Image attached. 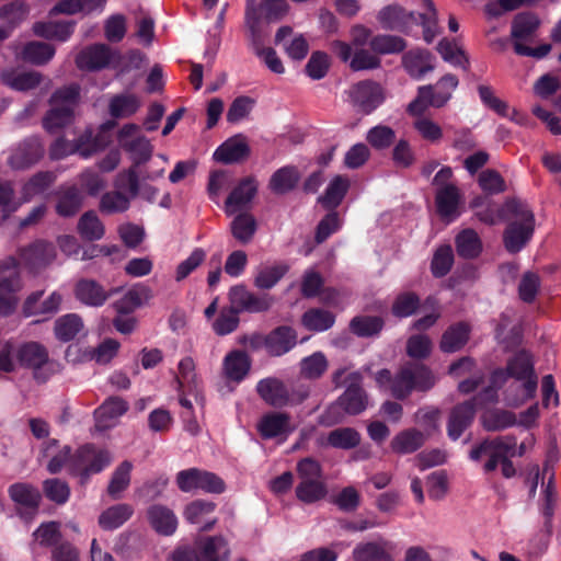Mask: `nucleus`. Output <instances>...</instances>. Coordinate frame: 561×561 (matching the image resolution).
<instances>
[{"label":"nucleus","instance_id":"nucleus-1","mask_svg":"<svg viewBox=\"0 0 561 561\" xmlns=\"http://www.w3.org/2000/svg\"><path fill=\"white\" fill-rule=\"evenodd\" d=\"M508 378H513L510 386L514 394L507 396L508 405L519 407L531 399L537 390V377L533 369L528 353L520 352L508 362L506 371L497 370L492 375V386L501 387Z\"/></svg>","mask_w":561,"mask_h":561},{"label":"nucleus","instance_id":"nucleus-2","mask_svg":"<svg viewBox=\"0 0 561 561\" xmlns=\"http://www.w3.org/2000/svg\"><path fill=\"white\" fill-rule=\"evenodd\" d=\"M376 382L380 388L389 387L397 399H404L412 391H427L436 382L434 374L424 365H405L392 378L388 369L376 374Z\"/></svg>","mask_w":561,"mask_h":561},{"label":"nucleus","instance_id":"nucleus-3","mask_svg":"<svg viewBox=\"0 0 561 561\" xmlns=\"http://www.w3.org/2000/svg\"><path fill=\"white\" fill-rule=\"evenodd\" d=\"M516 440L511 436L497 437L492 440H484L470 451V459L479 461L486 459L484 470L491 472L501 465L502 474L511 478L515 473V469L508 457L515 455Z\"/></svg>","mask_w":561,"mask_h":561},{"label":"nucleus","instance_id":"nucleus-4","mask_svg":"<svg viewBox=\"0 0 561 561\" xmlns=\"http://www.w3.org/2000/svg\"><path fill=\"white\" fill-rule=\"evenodd\" d=\"M296 470L299 480L296 496L299 501L310 504L325 497L328 490L317 460L304 458L297 463Z\"/></svg>","mask_w":561,"mask_h":561},{"label":"nucleus","instance_id":"nucleus-5","mask_svg":"<svg viewBox=\"0 0 561 561\" xmlns=\"http://www.w3.org/2000/svg\"><path fill=\"white\" fill-rule=\"evenodd\" d=\"M79 101V87L71 84L56 91L50 100V110L44 118V127L50 133L70 124Z\"/></svg>","mask_w":561,"mask_h":561},{"label":"nucleus","instance_id":"nucleus-6","mask_svg":"<svg viewBox=\"0 0 561 561\" xmlns=\"http://www.w3.org/2000/svg\"><path fill=\"white\" fill-rule=\"evenodd\" d=\"M23 288L19 263L14 257L0 260V316L13 313L19 305V291Z\"/></svg>","mask_w":561,"mask_h":561},{"label":"nucleus","instance_id":"nucleus-7","mask_svg":"<svg viewBox=\"0 0 561 561\" xmlns=\"http://www.w3.org/2000/svg\"><path fill=\"white\" fill-rule=\"evenodd\" d=\"M118 146L125 150L131 161L129 168H136L148 162L153 153V146L150 140L140 133V127L136 124L123 125L116 134Z\"/></svg>","mask_w":561,"mask_h":561},{"label":"nucleus","instance_id":"nucleus-8","mask_svg":"<svg viewBox=\"0 0 561 561\" xmlns=\"http://www.w3.org/2000/svg\"><path fill=\"white\" fill-rule=\"evenodd\" d=\"M112 454L93 445L80 447L71 460V472L84 484L91 474L101 472L112 462Z\"/></svg>","mask_w":561,"mask_h":561},{"label":"nucleus","instance_id":"nucleus-9","mask_svg":"<svg viewBox=\"0 0 561 561\" xmlns=\"http://www.w3.org/2000/svg\"><path fill=\"white\" fill-rule=\"evenodd\" d=\"M256 391L266 403L273 407L297 404L302 402L309 394L305 388L289 392L285 385L276 378L260 380L256 385Z\"/></svg>","mask_w":561,"mask_h":561},{"label":"nucleus","instance_id":"nucleus-10","mask_svg":"<svg viewBox=\"0 0 561 561\" xmlns=\"http://www.w3.org/2000/svg\"><path fill=\"white\" fill-rule=\"evenodd\" d=\"M348 100L352 105L364 114H370L385 100L382 88L371 81H364L350 88Z\"/></svg>","mask_w":561,"mask_h":561},{"label":"nucleus","instance_id":"nucleus-11","mask_svg":"<svg viewBox=\"0 0 561 561\" xmlns=\"http://www.w3.org/2000/svg\"><path fill=\"white\" fill-rule=\"evenodd\" d=\"M517 216L518 219L507 227L504 236L505 247L510 252L520 251L534 231V215L528 208H520Z\"/></svg>","mask_w":561,"mask_h":561},{"label":"nucleus","instance_id":"nucleus-12","mask_svg":"<svg viewBox=\"0 0 561 561\" xmlns=\"http://www.w3.org/2000/svg\"><path fill=\"white\" fill-rule=\"evenodd\" d=\"M105 147V141L101 138H92L91 133H87L77 142H69L65 139H58L50 148V154L54 159H61L68 154L78 152L83 158H90Z\"/></svg>","mask_w":561,"mask_h":561},{"label":"nucleus","instance_id":"nucleus-13","mask_svg":"<svg viewBox=\"0 0 561 561\" xmlns=\"http://www.w3.org/2000/svg\"><path fill=\"white\" fill-rule=\"evenodd\" d=\"M348 386L345 392L340 397L336 405L330 408L329 412H333L337 408H342L347 414H358L368 405V399L365 391L359 387L362 377L359 373H350L347 376Z\"/></svg>","mask_w":561,"mask_h":561},{"label":"nucleus","instance_id":"nucleus-14","mask_svg":"<svg viewBox=\"0 0 561 561\" xmlns=\"http://www.w3.org/2000/svg\"><path fill=\"white\" fill-rule=\"evenodd\" d=\"M331 49L343 61L348 62L355 71L375 69L380 66V59L362 47L355 48L356 50L353 53L351 44L335 41L331 44Z\"/></svg>","mask_w":561,"mask_h":561},{"label":"nucleus","instance_id":"nucleus-15","mask_svg":"<svg viewBox=\"0 0 561 561\" xmlns=\"http://www.w3.org/2000/svg\"><path fill=\"white\" fill-rule=\"evenodd\" d=\"M257 192V182L253 178L241 180L230 192L225 202V213L228 216L248 211Z\"/></svg>","mask_w":561,"mask_h":561},{"label":"nucleus","instance_id":"nucleus-16","mask_svg":"<svg viewBox=\"0 0 561 561\" xmlns=\"http://www.w3.org/2000/svg\"><path fill=\"white\" fill-rule=\"evenodd\" d=\"M253 345H263L272 356H280L289 352L297 343V334L289 327H279L266 336H255Z\"/></svg>","mask_w":561,"mask_h":561},{"label":"nucleus","instance_id":"nucleus-17","mask_svg":"<svg viewBox=\"0 0 561 561\" xmlns=\"http://www.w3.org/2000/svg\"><path fill=\"white\" fill-rule=\"evenodd\" d=\"M396 545L379 538L356 545L352 552L354 561H394Z\"/></svg>","mask_w":561,"mask_h":561},{"label":"nucleus","instance_id":"nucleus-18","mask_svg":"<svg viewBox=\"0 0 561 561\" xmlns=\"http://www.w3.org/2000/svg\"><path fill=\"white\" fill-rule=\"evenodd\" d=\"M296 428L289 415L282 412H271L261 417L257 431L263 438L286 439Z\"/></svg>","mask_w":561,"mask_h":561},{"label":"nucleus","instance_id":"nucleus-19","mask_svg":"<svg viewBox=\"0 0 561 561\" xmlns=\"http://www.w3.org/2000/svg\"><path fill=\"white\" fill-rule=\"evenodd\" d=\"M377 21L385 30L404 32L415 23L416 18L413 11H408L398 3H392L379 10Z\"/></svg>","mask_w":561,"mask_h":561},{"label":"nucleus","instance_id":"nucleus-20","mask_svg":"<svg viewBox=\"0 0 561 561\" xmlns=\"http://www.w3.org/2000/svg\"><path fill=\"white\" fill-rule=\"evenodd\" d=\"M56 257V251L53 244L36 241L30 247L21 250L20 261L31 271H37L50 264Z\"/></svg>","mask_w":561,"mask_h":561},{"label":"nucleus","instance_id":"nucleus-21","mask_svg":"<svg viewBox=\"0 0 561 561\" xmlns=\"http://www.w3.org/2000/svg\"><path fill=\"white\" fill-rule=\"evenodd\" d=\"M123 181H127L129 184L130 197L139 196L140 198L153 203L158 195V188L150 184L145 178H140L138 169L128 168L121 172L116 179V185L121 186Z\"/></svg>","mask_w":561,"mask_h":561},{"label":"nucleus","instance_id":"nucleus-22","mask_svg":"<svg viewBox=\"0 0 561 561\" xmlns=\"http://www.w3.org/2000/svg\"><path fill=\"white\" fill-rule=\"evenodd\" d=\"M128 410V403L117 397L107 399L95 410V427L98 431H106L114 427L118 419Z\"/></svg>","mask_w":561,"mask_h":561},{"label":"nucleus","instance_id":"nucleus-23","mask_svg":"<svg viewBox=\"0 0 561 561\" xmlns=\"http://www.w3.org/2000/svg\"><path fill=\"white\" fill-rule=\"evenodd\" d=\"M214 512L215 504L213 502L196 500L186 505L183 515L190 524L196 525L199 530H208L217 522Z\"/></svg>","mask_w":561,"mask_h":561},{"label":"nucleus","instance_id":"nucleus-24","mask_svg":"<svg viewBox=\"0 0 561 561\" xmlns=\"http://www.w3.org/2000/svg\"><path fill=\"white\" fill-rule=\"evenodd\" d=\"M477 399L456 405L450 412L447 432L448 436L456 440L471 424L476 413Z\"/></svg>","mask_w":561,"mask_h":561},{"label":"nucleus","instance_id":"nucleus-25","mask_svg":"<svg viewBox=\"0 0 561 561\" xmlns=\"http://www.w3.org/2000/svg\"><path fill=\"white\" fill-rule=\"evenodd\" d=\"M250 368L251 359L243 351H231L222 359V375L229 381L241 382L248 376Z\"/></svg>","mask_w":561,"mask_h":561},{"label":"nucleus","instance_id":"nucleus-26","mask_svg":"<svg viewBox=\"0 0 561 561\" xmlns=\"http://www.w3.org/2000/svg\"><path fill=\"white\" fill-rule=\"evenodd\" d=\"M194 546L201 561H228L230 550L222 536L201 538Z\"/></svg>","mask_w":561,"mask_h":561},{"label":"nucleus","instance_id":"nucleus-27","mask_svg":"<svg viewBox=\"0 0 561 561\" xmlns=\"http://www.w3.org/2000/svg\"><path fill=\"white\" fill-rule=\"evenodd\" d=\"M434 57L423 49L410 50L402 57V66L414 79L423 78L427 72L434 70Z\"/></svg>","mask_w":561,"mask_h":561},{"label":"nucleus","instance_id":"nucleus-28","mask_svg":"<svg viewBox=\"0 0 561 561\" xmlns=\"http://www.w3.org/2000/svg\"><path fill=\"white\" fill-rule=\"evenodd\" d=\"M249 146L241 136H234L226 140L214 152V159L221 163H234L243 160L249 154Z\"/></svg>","mask_w":561,"mask_h":561},{"label":"nucleus","instance_id":"nucleus-29","mask_svg":"<svg viewBox=\"0 0 561 561\" xmlns=\"http://www.w3.org/2000/svg\"><path fill=\"white\" fill-rule=\"evenodd\" d=\"M147 515L151 527L160 535L170 536L178 528V517L167 506L152 505L148 508Z\"/></svg>","mask_w":561,"mask_h":561},{"label":"nucleus","instance_id":"nucleus-30","mask_svg":"<svg viewBox=\"0 0 561 561\" xmlns=\"http://www.w3.org/2000/svg\"><path fill=\"white\" fill-rule=\"evenodd\" d=\"M152 298V290L145 285H136L129 288L117 301L114 308L118 313L127 314L148 304Z\"/></svg>","mask_w":561,"mask_h":561},{"label":"nucleus","instance_id":"nucleus-31","mask_svg":"<svg viewBox=\"0 0 561 561\" xmlns=\"http://www.w3.org/2000/svg\"><path fill=\"white\" fill-rule=\"evenodd\" d=\"M75 295L87 306H102L112 293H107L99 283L92 279H81L77 283Z\"/></svg>","mask_w":561,"mask_h":561},{"label":"nucleus","instance_id":"nucleus-32","mask_svg":"<svg viewBox=\"0 0 561 561\" xmlns=\"http://www.w3.org/2000/svg\"><path fill=\"white\" fill-rule=\"evenodd\" d=\"M111 51L105 45H93L82 50L77 57V65L83 70H99L108 65Z\"/></svg>","mask_w":561,"mask_h":561},{"label":"nucleus","instance_id":"nucleus-33","mask_svg":"<svg viewBox=\"0 0 561 561\" xmlns=\"http://www.w3.org/2000/svg\"><path fill=\"white\" fill-rule=\"evenodd\" d=\"M232 216L233 219L230 222L232 237L242 244L250 243L257 230V221L255 217L249 211L237 213Z\"/></svg>","mask_w":561,"mask_h":561},{"label":"nucleus","instance_id":"nucleus-34","mask_svg":"<svg viewBox=\"0 0 561 561\" xmlns=\"http://www.w3.org/2000/svg\"><path fill=\"white\" fill-rule=\"evenodd\" d=\"M42 154L41 142L37 139H30L13 150L9 162L14 169H24L37 161Z\"/></svg>","mask_w":561,"mask_h":561},{"label":"nucleus","instance_id":"nucleus-35","mask_svg":"<svg viewBox=\"0 0 561 561\" xmlns=\"http://www.w3.org/2000/svg\"><path fill=\"white\" fill-rule=\"evenodd\" d=\"M291 33L290 27H280L276 33L275 42L284 47L290 58L300 60L308 53V44L301 35L291 37Z\"/></svg>","mask_w":561,"mask_h":561},{"label":"nucleus","instance_id":"nucleus-36","mask_svg":"<svg viewBox=\"0 0 561 561\" xmlns=\"http://www.w3.org/2000/svg\"><path fill=\"white\" fill-rule=\"evenodd\" d=\"M134 514L131 505L116 504L104 510L99 516V525L104 530H113L123 526Z\"/></svg>","mask_w":561,"mask_h":561},{"label":"nucleus","instance_id":"nucleus-37","mask_svg":"<svg viewBox=\"0 0 561 561\" xmlns=\"http://www.w3.org/2000/svg\"><path fill=\"white\" fill-rule=\"evenodd\" d=\"M288 266L284 263L261 264L254 275V285L260 289H271L287 273Z\"/></svg>","mask_w":561,"mask_h":561},{"label":"nucleus","instance_id":"nucleus-38","mask_svg":"<svg viewBox=\"0 0 561 561\" xmlns=\"http://www.w3.org/2000/svg\"><path fill=\"white\" fill-rule=\"evenodd\" d=\"M436 205L442 217L448 220L455 219L459 215V192L457 187L454 185H446L438 188L436 194Z\"/></svg>","mask_w":561,"mask_h":561},{"label":"nucleus","instance_id":"nucleus-39","mask_svg":"<svg viewBox=\"0 0 561 561\" xmlns=\"http://www.w3.org/2000/svg\"><path fill=\"white\" fill-rule=\"evenodd\" d=\"M133 463L128 460L118 465L112 473L107 485V493L113 500H118L127 490L131 480Z\"/></svg>","mask_w":561,"mask_h":561},{"label":"nucleus","instance_id":"nucleus-40","mask_svg":"<svg viewBox=\"0 0 561 561\" xmlns=\"http://www.w3.org/2000/svg\"><path fill=\"white\" fill-rule=\"evenodd\" d=\"M10 497L21 508L36 511L41 502L39 491L26 483H15L9 489Z\"/></svg>","mask_w":561,"mask_h":561},{"label":"nucleus","instance_id":"nucleus-41","mask_svg":"<svg viewBox=\"0 0 561 561\" xmlns=\"http://www.w3.org/2000/svg\"><path fill=\"white\" fill-rule=\"evenodd\" d=\"M350 187V181L342 175H335L328 184L323 195L319 197V202L325 208H335L344 198Z\"/></svg>","mask_w":561,"mask_h":561},{"label":"nucleus","instance_id":"nucleus-42","mask_svg":"<svg viewBox=\"0 0 561 561\" xmlns=\"http://www.w3.org/2000/svg\"><path fill=\"white\" fill-rule=\"evenodd\" d=\"M18 359L21 365L32 367L36 370L47 363L48 354L41 344L30 342L19 348Z\"/></svg>","mask_w":561,"mask_h":561},{"label":"nucleus","instance_id":"nucleus-43","mask_svg":"<svg viewBox=\"0 0 561 561\" xmlns=\"http://www.w3.org/2000/svg\"><path fill=\"white\" fill-rule=\"evenodd\" d=\"M83 329L82 319L76 313H68L55 321V335L59 341L68 342L75 339Z\"/></svg>","mask_w":561,"mask_h":561},{"label":"nucleus","instance_id":"nucleus-44","mask_svg":"<svg viewBox=\"0 0 561 561\" xmlns=\"http://www.w3.org/2000/svg\"><path fill=\"white\" fill-rule=\"evenodd\" d=\"M469 339V327L459 323L450 327L442 336L440 350L445 353H454L459 351Z\"/></svg>","mask_w":561,"mask_h":561},{"label":"nucleus","instance_id":"nucleus-45","mask_svg":"<svg viewBox=\"0 0 561 561\" xmlns=\"http://www.w3.org/2000/svg\"><path fill=\"white\" fill-rule=\"evenodd\" d=\"M140 105L141 103L138 96L130 93H124L111 99L108 111L113 117H129L138 111Z\"/></svg>","mask_w":561,"mask_h":561},{"label":"nucleus","instance_id":"nucleus-46","mask_svg":"<svg viewBox=\"0 0 561 561\" xmlns=\"http://www.w3.org/2000/svg\"><path fill=\"white\" fill-rule=\"evenodd\" d=\"M424 435L416 430H407L397 434L391 442V449L398 454H411L424 443Z\"/></svg>","mask_w":561,"mask_h":561},{"label":"nucleus","instance_id":"nucleus-47","mask_svg":"<svg viewBox=\"0 0 561 561\" xmlns=\"http://www.w3.org/2000/svg\"><path fill=\"white\" fill-rule=\"evenodd\" d=\"M369 46L371 50L379 55L399 54L407 47L405 41L397 35L381 34L374 36Z\"/></svg>","mask_w":561,"mask_h":561},{"label":"nucleus","instance_id":"nucleus-48","mask_svg":"<svg viewBox=\"0 0 561 561\" xmlns=\"http://www.w3.org/2000/svg\"><path fill=\"white\" fill-rule=\"evenodd\" d=\"M481 422L488 431H502L516 424V415L505 410H488L482 414Z\"/></svg>","mask_w":561,"mask_h":561},{"label":"nucleus","instance_id":"nucleus-49","mask_svg":"<svg viewBox=\"0 0 561 561\" xmlns=\"http://www.w3.org/2000/svg\"><path fill=\"white\" fill-rule=\"evenodd\" d=\"M2 80L7 85L14 90L27 91L39 84L41 75L36 71H10L2 73Z\"/></svg>","mask_w":561,"mask_h":561},{"label":"nucleus","instance_id":"nucleus-50","mask_svg":"<svg viewBox=\"0 0 561 561\" xmlns=\"http://www.w3.org/2000/svg\"><path fill=\"white\" fill-rule=\"evenodd\" d=\"M176 381L179 387L186 389L188 392L198 390L201 380L196 374L195 363L192 357H184L178 366Z\"/></svg>","mask_w":561,"mask_h":561},{"label":"nucleus","instance_id":"nucleus-51","mask_svg":"<svg viewBox=\"0 0 561 561\" xmlns=\"http://www.w3.org/2000/svg\"><path fill=\"white\" fill-rule=\"evenodd\" d=\"M37 36L59 42L67 41L73 32V25L68 22L62 23H36L33 27Z\"/></svg>","mask_w":561,"mask_h":561},{"label":"nucleus","instance_id":"nucleus-52","mask_svg":"<svg viewBox=\"0 0 561 561\" xmlns=\"http://www.w3.org/2000/svg\"><path fill=\"white\" fill-rule=\"evenodd\" d=\"M78 232L83 239L100 240L105 233L104 226L95 213H84L78 221Z\"/></svg>","mask_w":561,"mask_h":561},{"label":"nucleus","instance_id":"nucleus-53","mask_svg":"<svg viewBox=\"0 0 561 561\" xmlns=\"http://www.w3.org/2000/svg\"><path fill=\"white\" fill-rule=\"evenodd\" d=\"M459 84L458 78L454 75L443 76L433 87L434 107H443L451 99Z\"/></svg>","mask_w":561,"mask_h":561},{"label":"nucleus","instance_id":"nucleus-54","mask_svg":"<svg viewBox=\"0 0 561 561\" xmlns=\"http://www.w3.org/2000/svg\"><path fill=\"white\" fill-rule=\"evenodd\" d=\"M437 50L442 58L454 67L466 69L468 66V58L462 47L457 42H451L446 38L439 41Z\"/></svg>","mask_w":561,"mask_h":561},{"label":"nucleus","instance_id":"nucleus-55","mask_svg":"<svg viewBox=\"0 0 561 561\" xmlns=\"http://www.w3.org/2000/svg\"><path fill=\"white\" fill-rule=\"evenodd\" d=\"M55 55V48L47 44L41 42H32L25 45L21 53V58L24 61L42 65L47 62Z\"/></svg>","mask_w":561,"mask_h":561},{"label":"nucleus","instance_id":"nucleus-56","mask_svg":"<svg viewBox=\"0 0 561 561\" xmlns=\"http://www.w3.org/2000/svg\"><path fill=\"white\" fill-rule=\"evenodd\" d=\"M299 180V173L295 168L285 167L276 171L270 181L273 192L284 194L293 190Z\"/></svg>","mask_w":561,"mask_h":561},{"label":"nucleus","instance_id":"nucleus-57","mask_svg":"<svg viewBox=\"0 0 561 561\" xmlns=\"http://www.w3.org/2000/svg\"><path fill=\"white\" fill-rule=\"evenodd\" d=\"M82 204V196L76 186H69L61 191L56 210L60 216H73Z\"/></svg>","mask_w":561,"mask_h":561},{"label":"nucleus","instance_id":"nucleus-58","mask_svg":"<svg viewBox=\"0 0 561 561\" xmlns=\"http://www.w3.org/2000/svg\"><path fill=\"white\" fill-rule=\"evenodd\" d=\"M433 84L419 87L415 99L409 103L407 112L415 117H424V113L431 106L434 107Z\"/></svg>","mask_w":561,"mask_h":561},{"label":"nucleus","instance_id":"nucleus-59","mask_svg":"<svg viewBox=\"0 0 561 561\" xmlns=\"http://www.w3.org/2000/svg\"><path fill=\"white\" fill-rule=\"evenodd\" d=\"M328 368L327 357L322 352H316L300 362V374L307 379H317Z\"/></svg>","mask_w":561,"mask_h":561},{"label":"nucleus","instance_id":"nucleus-60","mask_svg":"<svg viewBox=\"0 0 561 561\" xmlns=\"http://www.w3.org/2000/svg\"><path fill=\"white\" fill-rule=\"evenodd\" d=\"M359 434L351 427L332 431L327 437V444L334 448L351 449L359 444Z\"/></svg>","mask_w":561,"mask_h":561},{"label":"nucleus","instance_id":"nucleus-61","mask_svg":"<svg viewBox=\"0 0 561 561\" xmlns=\"http://www.w3.org/2000/svg\"><path fill=\"white\" fill-rule=\"evenodd\" d=\"M27 10L22 3H10L0 10V19L9 23L8 27H0V41L5 38L10 31L25 19Z\"/></svg>","mask_w":561,"mask_h":561},{"label":"nucleus","instance_id":"nucleus-62","mask_svg":"<svg viewBox=\"0 0 561 561\" xmlns=\"http://www.w3.org/2000/svg\"><path fill=\"white\" fill-rule=\"evenodd\" d=\"M457 252L463 257H474L481 252V242L473 230H463L456 239Z\"/></svg>","mask_w":561,"mask_h":561},{"label":"nucleus","instance_id":"nucleus-63","mask_svg":"<svg viewBox=\"0 0 561 561\" xmlns=\"http://www.w3.org/2000/svg\"><path fill=\"white\" fill-rule=\"evenodd\" d=\"M334 323V316L324 310L312 309L307 311L302 317V324L306 329L312 331H325Z\"/></svg>","mask_w":561,"mask_h":561},{"label":"nucleus","instance_id":"nucleus-64","mask_svg":"<svg viewBox=\"0 0 561 561\" xmlns=\"http://www.w3.org/2000/svg\"><path fill=\"white\" fill-rule=\"evenodd\" d=\"M394 130L386 125H377L367 131L366 140L378 150L388 148L394 140Z\"/></svg>","mask_w":561,"mask_h":561}]
</instances>
